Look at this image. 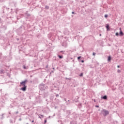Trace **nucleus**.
Here are the masks:
<instances>
[{
	"label": "nucleus",
	"mask_w": 124,
	"mask_h": 124,
	"mask_svg": "<svg viewBox=\"0 0 124 124\" xmlns=\"http://www.w3.org/2000/svg\"><path fill=\"white\" fill-rule=\"evenodd\" d=\"M28 82L27 79H25L24 81H22L20 83V86L23 87L20 89V90L23 91H26L27 90V86L26 85V83Z\"/></svg>",
	"instance_id": "nucleus-1"
},
{
	"label": "nucleus",
	"mask_w": 124,
	"mask_h": 124,
	"mask_svg": "<svg viewBox=\"0 0 124 124\" xmlns=\"http://www.w3.org/2000/svg\"><path fill=\"white\" fill-rule=\"evenodd\" d=\"M102 113L103 114V115L104 116H107V115L109 114V111L108 110H106L105 109H103L102 111H101Z\"/></svg>",
	"instance_id": "nucleus-2"
},
{
	"label": "nucleus",
	"mask_w": 124,
	"mask_h": 124,
	"mask_svg": "<svg viewBox=\"0 0 124 124\" xmlns=\"http://www.w3.org/2000/svg\"><path fill=\"white\" fill-rule=\"evenodd\" d=\"M39 88H40L41 90H45V85H44V84L41 85L39 86Z\"/></svg>",
	"instance_id": "nucleus-3"
},
{
	"label": "nucleus",
	"mask_w": 124,
	"mask_h": 124,
	"mask_svg": "<svg viewBox=\"0 0 124 124\" xmlns=\"http://www.w3.org/2000/svg\"><path fill=\"white\" fill-rule=\"evenodd\" d=\"M106 28L107 31H108L109 30V24H106Z\"/></svg>",
	"instance_id": "nucleus-4"
},
{
	"label": "nucleus",
	"mask_w": 124,
	"mask_h": 124,
	"mask_svg": "<svg viewBox=\"0 0 124 124\" xmlns=\"http://www.w3.org/2000/svg\"><path fill=\"white\" fill-rule=\"evenodd\" d=\"M120 35L121 36H123L124 35V33H123V31H121H121H120Z\"/></svg>",
	"instance_id": "nucleus-5"
},
{
	"label": "nucleus",
	"mask_w": 124,
	"mask_h": 124,
	"mask_svg": "<svg viewBox=\"0 0 124 124\" xmlns=\"http://www.w3.org/2000/svg\"><path fill=\"white\" fill-rule=\"evenodd\" d=\"M101 98L104 99V100H106V99H107L108 97H107V96L105 95L103 97H102Z\"/></svg>",
	"instance_id": "nucleus-6"
},
{
	"label": "nucleus",
	"mask_w": 124,
	"mask_h": 124,
	"mask_svg": "<svg viewBox=\"0 0 124 124\" xmlns=\"http://www.w3.org/2000/svg\"><path fill=\"white\" fill-rule=\"evenodd\" d=\"M4 73V70H2V69H1V70H0V74L2 75V74H3Z\"/></svg>",
	"instance_id": "nucleus-7"
},
{
	"label": "nucleus",
	"mask_w": 124,
	"mask_h": 124,
	"mask_svg": "<svg viewBox=\"0 0 124 124\" xmlns=\"http://www.w3.org/2000/svg\"><path fill=\"white\" fill-rule=\"evenodd\" d=\"M59 59H62L63 58V56L58 55Z\"/></svg>",
	"instance_id": "nucleus-8"
},
{
	"label": "nucleus",
	"mask_w": 124,
	"mask_h": 124,
	"mask_svg": "<svg viewBox=\"0 0 124 124\" xmlns=\"http://www.w3.org/2000/svg\"><path fill=\"white\" fill-rule=\"evenodd\" d=\"M111 57L109 56V57H108V62H110V61H111Z\"/></svg>",
	"instance_id": "nucleus-9"
},
{
	"label": "nucleus",
	"mask_w": 124,
	"mask_h": 124,
	"mask_svg": "<svg viewBox=\"0 0 124 124\" xmlns=\"http://www.w3.org/2000/svg\"><path fill=\"white\" fill-rule=\"evenodd\" d=\"M45 9H47H47H49V7H48V6H45Z\"/></svg>",
	"instance_id": "nucleus-10"
},
{
	"label": "nucleus",
	"mask_w": 124,
	"mask_h": 124,
	"mask_svg": "<svg viewBox=\"0 0 124 124\" xmlns=\"http://www.w3.org/2000/svg\"><path fill=\"white\" fill-rule=\"evenodd\" d=\"M23 68H24V69H28V67H26V66H23Z\"/></svg>",
	"instance_id": "nucleus-11"
},
{
	"label": "nucleus",
	"mask_w": 124,
	"mask_h": 124,
	"mask_svg": "<svg viewBox=\"0 0 124 124\" xmlns=\"http://www.w3.org/2000/svg\"><path fill=\"white\" fill-rule=\"evenodd\" d=\"M115 35L117 36H119V33L118 32L117 33H116Z\"/></svg>",
	"instance_id": "nucleus-12"
},
{
	"label": "nucleus",
	"mask_w": 124,
	"mask_h": 124,
	"mask_svg": "<svg viewBox=\"0 0 124 124\" xmlns=\"http://www.w3.org/2000/svg\"><path fill=\"white\" fill-rule=\"evenodd\" d=\"M108 17V15H105V17L107 18Z\"/></svg>",
	"instance_id": "nucleus-13"
},
{
	"label": "nucleus",
	"mask_w": 124,
	"mask_h": 124,
	"mask_svg": "<svg viewBox=\"0 0 124 124\" xmlns=\"http://www.w3.org/2000/svg\"><path fill=\"white\" fill-rule=\"evenodd\" d=\"M83 76V73H81L80 75H79L80 77H82Z\"/></svg>",
	"instance_id": "nucleus-14"
},
{
	"label": "nucleus",
	"mask_w": 124,
	"mask_h": 124,
	"mask_svg": "<svg viewBox=\"0 0 124 124\" xmlns=\"http://www.w3.org/2000/svg\"><path fill=\"white\" fill-rule=\"evenodd\" d=\"M81 58V57H78V60H80Z\"/></svg>",
	"instance_id": "nucleus-15"
},
{
	"label": "nucleus",
	"mask_w": 124,
	"mask_h": 124,
	"mask_svg": "<svg viewBox=\"0 0 124 124\" xmlns=\"http://www.w3.org/2000/svg\"><path fill=\"white\" fill-rule=\"evenodd\" d=\"M81 62L82 63H83V62H84V60H82V61H81Z\"/></svg>",
	"instance_id": "nucleus-16"
},
{
	"label": "nucleus",
	"mask_w": 124,
	"mask_h": 124,
	"mask_svg": "<svg viewBox=\"0 0 124 124\" xmlns=\"http://www.w3.org/2000/svg\"><path fill=\"white\" fill-rule=\"evenodd\" d=\"M56 97H58V96H59V95L58 94H57L56 95Z\"/></svg>",
	"instance_id": "nucleus-17"
},
{
	"label": "nucleus",
	"mask_w": 124,
	"mask_h": 124,
	"mask_svg": "<svg viewBox=\"0 0 124 124\" xmlns=\"http://www.w3.org/2000/svg\"><path fill=\"white\" fill-rule=\"evenodd\" d=\"M18 120H19V121H21L22 120V119H21V118H20V119H18Z\"/></svg>",
	"instance_id": "nucleus-18"
},
{
	"label": "nucleus",
	"mask_w": 124,
	"mask_h": 124,
	"mask_svg": "<svg viewBox=\"0 0 124 124\" xmlns=\"http://www.w3.org/2000/svg\"><path fill=\"white\" fill-rule=\"evenodd\" d=\"M46 122H47V121L46 120H45L44 123H46Z\"/></svg>",
	"instance_id": "nucleus-19"
},
{
	"label": "nucleus",
	"mask_w": 124,
	"mask_h": 124,
	"mask_svg": "<svg viewBox=\"0 0 124 124\" xmlns=\"http://www.w3.org/2000/svg\"><path fill=\"white\" fill-rule=\"evenodd\" d=\"M95 107H96V108H99V106H95Z\"/></svg>",
	"instance_id": "nucleus-20"
},
{
	"label": "nucleus",
	"mask_w": 124,
	"mask_h": 124,
	"mask_svg": "<svg viewBox=\"0 0 124 124\" xmlns=\"http://www.w3.org/2000/svg\"><path fill=\"white\" fill-rule=\"evenodd\" d=\"M117 72H120L121 71H120V70H118L117 71Z\"/></svg>",
	"instance_id": "nucleus-21"
},
{
	"label": "nucleus",
	"mask_w": 124,
	"mask_h": 124,
	"mask_svg": "<svg viewBox=\"0 0 124 124\" xmlns=\"http://www.w3.org/2000/svg\"><path fill=\"white\" fill-rule=\"evenodd\" d=\"M18 113V111H17V112H16V114H17Z\"/></svg>",
	"instance_id": "nucleus-22"
},
{
	"label": "nucleus",
	"mask_w": 124,
	"mask_h": 124,
	"mask_svg": "<svg viewBox=\"0 0 124 124\" xmlns=\"http://www.w3.org/2000/svg\"><path fill=\"white\" fill-rule=\"evenodd\" d=\"M93 56H95V53H93Z\"/></svg>",
	"instance_id": "nucleus-23"
},
{
	"label": "nucleus",
	"mask_w": 124,
	"mask_h": 124,
	"mask_svg": "<svg viewBox=\"0 0 124 124\" xmlns=\"http://www.w3.org/2000/svg\"><path fill=\"white\" fill-rule=\"evenodd\" d=\"M72 14H75L74 12H72Z\"/></svg>",
	"instance_id": "nucleus-24"
},
{
	"label": "nucleus",
	"mask_w": 124,
	"mask_h": 124,
	"mask_svg": "<svg viewBox=\"0 0 124 124\" xmlns=\"http://www.w3.org/2000/svg\"><path fill=\"white\" fill-rule=\"evenodd\" d=\"M117 67H118V68H120V66L119 65H118V66H117Z\"/></svg>",
	"instance_id": "nucleus-25"
},
{
	"label": "nucleus",
	"mask_w": 124,
	"mask_h": 124,
	"mask_svg": "<svg viewBox=\"0 0 124 124\" xmlns=\"http://www.w3.org/2000/svg\"><path fill=\"white\" fill-rule=\"evenodd\" d=\"M34 121H31L32 123H34Z\"/></svg>",
	"instance_id": "nucleus-26"
},
{
	"label": "nucleus",
	"mask_w": 124,
	"mask_h": 124,
	"mask_svg": "<svg viewBox=\"0 0 124 124\" xmlns=\"http://www.w3.org/2000/svg\"><path fill=\"white\" fill-rule=\"evenodd\" d=\"M100 35V36H102L101 34H100V35Z\"/></svg>",
	"instance_id": "nucleus-27"
},
{
	"label": "nucleus",
	"mask_w": 124,
	"mask_h": 124,
	"mask_svg": "<svg viewBox=\"0 0 124 124\" xmlns=\"http://www.w3.org/2000/svg\"><path fill=\"white\" fill-rule=\"evenodd\" d=\"M94 102H96L95 100H94Z\"/></svg>",
	"instance_id": "nucleus-28"
},
{
	"label": "nucleus",
	"mask_w": 124,
	"mask_h": 124,
	"mask_svg": "<svg viewBox=\"0 0 124 124\" xmlns=\"http://www.w3.org/2000/svg\"><path fill=\"white\" fill-rule=\"evenodd\" d=\"M68 79V78H66V79Z\"/></svg>",
	"instance_id": "nucleus-29"
},
{
	"label": "nucleus",
	"mask_w": 124,
	"mask_h": 124,
	"mask_svg": "<svg viewBox=\"0 0 124 124\" xmlns=\"http://www.w3.org/2000/svg\"><path fill=\"white\" fill-rule=\"evenodd\" d=\"M120 30H121V28H120Z\"/></svg>",
	"instance_id": "nucleus-30"
},
{
	"label": "nucleus",
	"mask_w": 124,
	"mask_h": 124,
	"mask_svg": "<svg viewBox=\"0 0 124 124\" xmlns=\"http://www.w3.org/2000/svg\"><path fill=\"white\" fill-rule=\"evenodd\" d=\"M68 79H69V80H70V78H68Z\"/></svg>",
	"instance_id": "nucleus-31"
},
{
	"label": "nucleus",
	"mask_w": 124,
	"mask_h": 124,
	"mask_svg": "<svg viewBox=\"0 0 124 124\" xmlns=\"http://www.w3.org/2000/svg\"><path fill=\"white\" fill-rule=\"evenodd\" d=\"M26 124H29V123H27Z\"/></svg>",
	"instance_id": "nucleus-32"
}]
</instances>
